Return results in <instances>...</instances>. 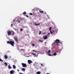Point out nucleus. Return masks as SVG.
Segmentation results:
<instances>
[{
  "mask_svg": "<svg viewBox=\"0 0 74 74\" xmlns=\"http://www.w3.org/2000/svg\"><path fill=\"white\" fill-rule=\"evenodd\" d=\"M55 42H56L58 46L59 45V44H58V43H60V40H59V39H56V40L55 41Z\"/></svg>",
  "mask_w": 74,
  "mask_h": 74,
  "instance_id": "nucleus-1",
  "label": "nucleus"
},
{
  "mask_svg": "<svg viewBox=\"0 0 74 74\" xmlns=\"http://www.w3.org/2000/svg\"><path fill=\"white\" fill-rule=\"evenodd\" d=\"M10 44L12 46V47H14V44H15V43L13 41H10Z\"/></svg>",
  "mask_w": 74,
  "mask_h": 74,
  "instance_id": "nucleus-2",
  "label": "nucleus"
},
{
  "mask_svg": "<svg viewBox=\"0 0 74 74\" xmlns=\"http://www.w3.org/2000/svg\"><path fill=\"white\" fill-rule=\"evenodd\" d=\"M21 64L23 67H27V65L25 63H22Z\"/></svg>",
  "mask_w": 74,
  "mask_h": 74,
  "instance_id": "nucleus-3",
  "label": "nucleus"
},
{
  "mask_svg": "<svg viewBox=\"0 0 74 74\" xmlns=\"http://www.w3.org/2000/svg\"><path fill=\"white\" fill-rule=\"evenodd\" d=\"M8 36H11V31H9L8 32Z\"/></svg>",
  "mask_w": 74,
  "mask_h": 74,
  "instance_id": "nucleus-4",
  "label": "nucleus"
},
{
  "mask_svg": "<svg viewBox=\"0 0 74 74\" xmlns=\"http://www.w3.org/2000/svg\"><path fill=\"white\" fill-rule=\"evenodd\" d=\"M28 62L29 64H31V63H32L33 62H32V61L30 60H28Z\"/></svg>",
  "mask_w": 74,
  "mask_h": 74,
  "instance_id": "nucleus-5",
  "label": "nucleus"
},
{
  "mask_svg": "<svg viewBox=\"0 0 74 74\" xmlns=\"http://www.w3.org/2000/svg\"><path fill=\"white\" fill-rule=\"evenodd\" d=\"M14 73V72L13 70H11L10 71V74H13Z\"/></svg>",
  "mask_w": 74,
  "mask_h": 74,
  "instance_id": "nucleus-6",
  "label": "nucleus"
},
{
  "mask_svg": "<svg viewBox=\"0 0 74 74\" xmlns=\"http://www.w3.org/2000/svg\"><path fill=\"white\" fill-rule=\"evenodd\" d=\"M43 37L44 38V39L45 40H46L48 38V37H47V36H43Z\"/></svg>",
  "mask_w": 74,
  "mask_h": 74,
  "instance_id": "nucleus-7",
  "label": "nucleus"
},
{
  "mask_svg": "<svg viewBox=\"0 0 74 74\" xmlns=\"http://www.w3.org/2000/svg\"><path fill=\"white\" fill-rule=\"evenodd\" d=\"M8 68L9 69H12V67L10 66V65H9L8 66Z\"/></svg>",
  "mask_w": 74,
  "mask_h": 74,
  "instance_id": "nucleus-8",
  "label": "nucleus"
},
{
  "mask_svg": "<svg viewBox=\"0 0 74 74\" xmlns=\"http://www.w3.org/2000/svg\"><path fill=\"white\" fill-rule=\"evenodd\" d=\"M13 69H16V66H15V65H13Z\"/></svg>",
  "mask_w": 74,
  "mask_h": 74,
  "instance_id": "nucleus-9",
  "label": "nucleus"
},
{
  "mask_svg": "<svg viewBox=\"0 0 74 74\" xmlns=\"http://www.w3.org/2000/svg\"><path fill=\"white\" fill-rule=\"evenodd\" d=\"M4 57H5V59H8V56H7V55H5L4 56Z\"/></svg>",
  "mask_w": 74,
  "mask_h": 74,
  "instance_id": "nucleus-10",
  "label": "nucleus"
},
{
  "mask_svg": "<svg viewBox=\"0 0 74 74\" xmlns=\"http://www.w3.org/2000/svg\"><path fill=\"white\" fill-rule=\"evenodd\" d=\"M39 12H40V13H42V14H43V13H44V11H41V10H40Z\"/></svg>",
  "mask_w": 74,
  "mask_h": 74,
  "instance_id": "nucleus-11",
  "label": "nucleus"
},
{
  "mask_svg": "<svg viewBox=\"0 0 74 74\" xmlns=\"http://www.w3.org/2000/svg\"><path fill=\"white\" fill-rule=\"evenodd\" d=\"M35 24L36 26H38V25H40V23L38 24H36V23H35Z\"/></svg>",
  "mask_w": 74,
  "mask_h": 74,
  "instance_id": "nucleus-12",
  "label": "nucleus"
},
{
  "mask_svg": "<svg viewBox=\"0 0 74 74\" xmlns=\"http://www.w3.org/2000/svg\"><path fill=\"white\" fill-rule=\"evenodd\" d=\"M22 70L23 71H25V69L24 68H22Z\"/></svg>",
  "mask_w": 74,
  "mask_h": 74,
  "instance_id": "nucleus-13",
  "label": "nucleus"
},
{
  "mask_svg": "<svg viewBox=\"0 0 74 74\" xmlns=\"http://www.w3.org/2000/svg\"><path fill=\"white\" fill-rule=\"evenodd\" d=\"M4 64L5 65V66H7V62H5Z\"/></svg>",
  "mask_w": 74,
  "mask_h": 74,
  "instance_id": "nucleus-14",
  "label": "nucleus"
},
{
  "mask_svg": "<svg viewBox=\"0 0 74 74\" xmlns=\"http://www.w3.org/2000/svg\"><path fill=\"white\" fill-rule=\"evenodd\" d=\"M12 36H14L15 34V32L13 31H12Z\"/></svg>",
  "mask_w": 74,
  "mask_h": 74,
  "instance_id": "nucleus-15",
  "label": "nucleus"
},
{
  "mask_svg": "<svg viewBox=\"0 0 74 74\" xmlns=\"http://www.w3.org/2000/svg\"><path fill=\"white\" fill-rule=\"evenodd\" d=\"M56 55H57V54H56V53H55L53 54V56H56Z\"/></svg>",
  "mask_w": 74,
  "mask_h": 74,
  "instance_id": "nucleus-16",
  "label": "nucleus"
},
{
  "mask_svg": "<svg viewBox=\"0 0 74 74\" xmlns=\"http://www.w3.org/2000/svg\"><path fill=\"white\" fill-rule=\"evenodd\" d=\"M32 55H34V56H35V55H36V53H32Z\"/></svg>",
  "mask_w": 74,
  "mask_h": 74,
  "instance_id": "nucleus-17",
  "label": "nucleus"
},
{
  "mask_svg": "<svg viewBox=\"0 0 74 74\" xmlns=\"http://www.w3.org/2000/svg\"><path fill=\"white\" fill-rule=\"evenodd\" d=\"M7 44H10V41H8L7 42Z\"/></svg>",
  "mask_w": 74,
  "mask_h": 74,
  "instance_id": "nucleus-18",
  "label": "nucleus"
},
{
  "mask_svg": "<svg viewBox=\"0 0 74 74\" xmlns=\"http://www.w3.org/2000/svg\"><path fill=\"white\" fill-rule=\"evenodd\" d=\"M37 74H40V72H36Z\"/></svg>",
  "mask_w": 74,
  "mask_h": 74,
  "instance_id": "nucleus-19",
  "label": "nucleus"
},
{
  "mask_svg": "<svg viewBox=\"0 0 74 74\" xmlns=\"http://www.w3.org/2000/svg\"><path fill=\"white\" fill-rule=\"evenodd\" d=\"M51 29H52V27H50V28L49 29V30L50 31H51Z\"/></svg>",
  "mask_w": 74,
  "mask_h": 74,
  "instance_id": "nucleus-20",
  "label": "nucleus"
},
{
  "mask_svg": "<svg viewBox=\"0 0 74 74\" xmlns=\"http://www.w3.org/2000/svg\"><path fill=\"white\" fill-rule=\"evenodd\" d=\"M0 61L1 62H3V60H1V58H0Z\"/></svg>",
  "mask_w": 74,
  "mask_h": 74,
  "instance_id": "nucleus-21",
  "label": "nucleus"
},
{
  "mask_svg": "<svg viewBox=\"0 0 74 74\" xmlns=\"http://www.w3.org/2000/svg\"><path fill=\"white\" fill-rule=\"evenodd\" d=\"M51 51V50H49L47 51V53H50V52Z\"/></svg>",
  "mask_w": 74,
  "mask_h": 74,
  "instance_id": "nucleus-22",
  "label": "nucleus"
},
{
  "mask_svg": "<svg viewBox=\"0 0 74 74\" xmlns=\"http://www.w3.org/2000/svg\"><path fill=\"white\" fill-rule=\"evenodd\" d=\"M23 14H26V12H24L23 13Z\"/></svg>",
  "mask_w": 74,
  "mask_h": 74,
  "instance_id": "nucleus-23",
  "label": "nucleus"
},
{
  "mask_svg": "<svg viewBox=\"0 0 74 74\" xmlns=\"http://www.w3.org/2000/svg\"><path fill=\"white\" fill-rule=\"evenodd\" d=\"M33 51L34 52H38V51H36L34 50H33Z\"/></svg>",
  "mask_w": 74,
  "mask_h": 74,
  "instance_id": "nucleus-24",
  "label": "nucleus"
},
{
  "mask_svg": "<svg viewBox=\"0 0 74 74\" xmlns=\"http://www.w3.org/2000/svg\"><path fill=\"white\" fill-rule=\"evenodd\" d=\"M50 33L51 34H53V32L51 31H50Z\"/></svg>",
  "mask_w": 74,
  "mask_h": 74,
  "instance_id": "nucleus-25",
  "label": "nucleus"
},
{
  "mask_svg": "<svg viewBox=\"0 0 74 74\" xmlns=\"http://www.w3.org/2000/svg\"><path fill=\"white\" fill-rule=\"evenodd\" d=\"M41 31H40V32L39 33V35H40V34H41Z\"/></svg>",
  "mask_w": 74,
  "mask_h": 74,
  "instance_id": "nucleus-26",
  "label": "nucleus"
},
{
  "mask_svg": "<svg viewBox=\"0 0 74 74\" xmlns=\"http://www.w3.org/2000/svg\"><path fill=\"white\" fill-rule=\"evenodd\" d=\"M16 41L18 43V40L17 39H15Z\"/></svg>",
  "mask_w": 74,
  "mask_h": 74,
  "instance_id": "nucleus-27",
  "label": "nucleus"
},
{
  "mask_svg": "<svg viewBox=\"0 0 74 74\" xmlns=\"http://www.w3.org/2000/svg\"><path fill=\"white\" fill-rule=\"evenodd\" d=\"M14 40H16V39H17V37H14Z\"/></svg>",
  "mask_w": 74,
  "mask_h": 74,
  "instance_id": "nucleus-28",
  "label": "nucleus"
},
{
  "mask_svg": "<svg viewBox=\"0 0 74 74\" xmlns=\"http://www.w3.org/2000/svg\"><path fill=\"white\" fill-rule=\"evenodd\" d=\"M30 15H33V14H32V13H30V14H29Z\"/></svg>",
  "mask_w": 74,
  "mask_h": 74,
  "instance_id": "nucleus-29",
  "label": "nucleus"
},
{
  "mask_svg": "<svg viewBox=\"0 0 74 74\" xmlns=\"http://www.w3.org/2000/svg\"><path fill=\"white\" fill-rule=\"evenodd\" d=\"M48 55H49V56H52V55H51V54H49V53H48Z\"/></svg>",
  "mask_w": 74,
  "mask_h": 74,
  "instance_id": "nucleus-30",
  "label": "nucleus"
},
{
  "mask_svg": "<svg viewBox=\"0 0 74 74\" xmlns=\"http://www.w3.org/2000/svg\"><path fill=\"white\" fill-rule=\"evenodd\" d=\"M25 16H26V17H27V18H28V17H29V16L26 15Z\"/></svg>",
  "mask_w": 74,
  "mask_h": 74,
  "instance_id": "nucleus-31",
  "label": "nucleus"
},
{
  "mask_svg": "<svg viewBox=\"0 0 74 74\" xmlns=\"http://www.w3.org/2000/svg\"><path fill=\"white\" fill-rule=\"evenodd\" d=\"M22 30H23V29H21L20 31H22Z\"/></svg>",
  "mask_w": 74,
  "mask_h": 74,
  "instance_id": "nucleus-32",
  "label": "nucleus"
},
{
  "mask_svg": "<svg viewBox=\"0 0 74 74\" xmlns=\"http://www.w3.org/2000/svg\"><path fill=\"white\" fill-rule=\"evenodd\" d=\"M49 34H50V33H48V34L47 35V36H49Z\"/></svg>",
  "mask_w": 74,
  "mask_h": 74,
  "instance_id": "nucleus-33",
  "label": "nucleus"
},
{
  "mask_svg": "<svg viewBox=\"0 0 74 74\" xmlns=\"http://www.w3.org/2000/svg\"><path fill=\"white\" fill-rule=\"evenodd\" d=\"M32 46H34V44H32Z\"/></svg>",
  "mask_w": 74,
  "mask_h": 74,
  "instance_id": "nucleus-34",
  "label": "nucleus"
},
{
  "mask_svg": "<svg viewBox=\"0 0 74 74\" xmlns=\"http://www.w3.org/2000/svg\"><path fill=\"white\" fill-rule=\"evenodd\" d=\"M41 66H43V65L42 64H41Z\"/></svg>",
  "mask_w": 74,
  "mask_h": 74,
  "instance_id": "nucleus-35",
  "label": "nucleus"
},
{
  "mask_svg": "<svg viewBox=\"0 0 74 74\" xmlns=\"http://www.w3.org/2000/svg\"><path fill=\"white\" fill-rule=\"evenodd\" d=\"M45 33H46V32H45V33H43V34H45Z\"/></svg>",
  "mask_w": 74,
  "mask_h": 74,
  "instance_id": "nucleus-36",
  "label": "nucleus"
},
{
  "mask_svg": "<svg viewBox=\"0 0 74 74\" xmlns=\"http://www.w3.org/2000/svg\"><path fill=\"white\" fill-rule=\"evenodd\" d=\"M17 71H19V69H17Z\"/></svg>",
  "mask_w": 74,
  "mask_h": 74,
  "instance_id": "nucleus-37",
  "label": "nucleus"
},
{
  "mask_svg": "<svg viewBox=\"0 0 74 74\" xmlns=\"http://www.w3.org/2000/svg\"><path fill=\"white\" fill-rule=\"evenodd\" d=\"M11 27H12V25H13V24H11Z\"/></svg>",
  "mask_w": 74,
  "mask_h": 74,
  "instance_id": "nucleus-38",
  "label": "nucleus"
},
{
  "mask_svg": "<svg viewBox=\"0 0 74 74\" xmlns=\"http://www.w3.org/2000/svg\"><path fill=\"white\" fill-rule=\"evenodd\" d=\"M40 42H42V40H40Z\"/></svg>",
  "mask_w": 74,
  "mask_h": 74,
  "instance_id": "nucleus-39",
  "label": "nucleus"
},
{
  "mask_svg": "<svg viewBox=\"0 0 74 74\" xmlns=\"http://www.w3.org/2000/svg\"><path fill=\"white\" fill-rule=\"evenodd\" d=\"M52 32H53V33H54V32H55V31H54V30H53L52 31Z\"/></svg>",
  "mask_w": 74,
  "mask_h": 74,
  "instance_id": "nucleus-40",
  "label": "nucleus"
},
{
  "mask_svg": "<svg viewBox=\"0 0 74 74\" xmlns=\"http://www.w3.org/2000/svg\"><path fill=\"white\" fill-rule=\"evenodd\" d=\"M21 50H23V51H24V49H21Z\"/></svg>",
  "mask_w": 74,
  "mask_h": 74,
  "instance_id": "nucleus-41",
  "label": "nucleus"
},
{
  "mask_svg": "<svg viewBox=\"0 0 74 74\" xmlns=\"http://www.w3.org/2000/svg\"><path fill=\"white\" fill-rule=\"evenodd\" d=\"M23 74V73H20V74Z\"/></svg>",
  "mask_w": 74,
  "mask_h": 74,
  "instance_id": "nucleus-42",
  "label": "nucleus"
},
{
  "mask_svg": "<svg viewBox=\"0 0 74 74\" xmlns=\"http://www.w3.org/2000/svg\"><path fill=\"white\" fill-rule=\"evenodd\" d=\"M13 22H15V20H13Z\"/></svg>",
  "mask_w": 74,
  "mask_h": 74,
  "instance_id": "nucleus-43",
  "label": "nucleus"
},
{
  "mask_svg": "<svg viewBox=\"0 0 74 74\" xmlns=\"http://www.w3.org/2000/svg\"><path fill=\"white\" fill-rule=\"evenodd\" d=\"M18 23H19L20 22V21H18Z\"/></svg>",
  "mask_w": 74,
  "mask_h": 74,
  "instance_id": "nucleus-44",
  "label": "nucleus"
},
{
  "mask_svg": "<svg viewBox=\"0 0 74 74\" xmlns=\"http://www.w3.org/2000/svg\"><path fill=\"white\" fill-rule=\"evenodd\" d=\"M46 42H45V44H46Z\"/></svg>",
  "mask_w": 74,
  "mask_h": 74,
  "instance_id": "nucleus-45",
  "label": "nucleus"
},
{
  "mask_svg": "<svg viewBox=\"0 0 74 74\" xmlns=\"http://www.w3.org/2000/svg\"><path fill=\"white\" fill-rule=\"evenodd\" d=\"M0 74H1L0 73Z\"/></svg>",
  "mask_w": 74,
  "mask_h": 74,
  "instance_id": "nucleus-46",
  "label": "nucleus"
}]
</instances>
